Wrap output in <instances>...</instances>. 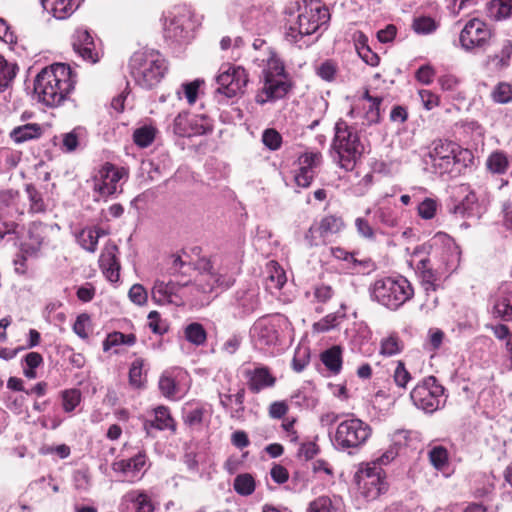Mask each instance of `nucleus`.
I'll return each instance as SVG.
<instances>
[{
    "instance_id": "obj_32",
    "label": "nucleus",
    "mask_w": 512,
    "mask_h": 512,
    "mask_svg": "<svg viewBox=\"0 0 512 512\" xmlns=\"http://www.w3.org/2000/svg\"><path fill=\"white\" fill-rule=\"evenodd\" d=\"M342 506L339 497L322 495L308 504L307 512H342Z\"/></svg>"
},
{
    "instance_id": "obj_49",
    "label": "nucleus",
    "mask_w": 512,
    "mask_h": 512,
    "mask_svg": "<svg viewBox=\"0 0 512 512\" xmlns=\"http://www.w3.org/2000/svg\"><path fill=\"white\" fill-rule=\"evenodd\" d=\"M26 367L23 369V374L28 379H35L37 377L36 368L43 363V358L38 352H29L24 357Z\"/></svg>"
},
{
    "instance_id": "obj_20",
    "label": "nucleus",
    "mask_w": 512,
    "mask_h": 512,
    "mask_svg": "<svg viewBox=\"0 0 512 512\" xmlns=\"http://www.w3.org/2000/svg\"><path fill=\"white\" fill-rule=\"evenodd\" d=\"M149 466L147 454L144 450H141L128 459L114 461L111 468L125 479L134 482L143 477Z\"/></svg>"
},
{
    "instance_id": "obj_35",
    "label": "nucleus",
    "mask_w": 512,
    "mask_h": 512,
    "mask_svg": "<svg viewBox=\"0 0 512 512\" xmlns=\"http://www.w3.org/2000/svg\"><path fill=\"white\" fill-rule=\"evenodd\" d=\"M512 55V41L505 40L499 53L489 55L486 59V65L495 70H503L510 65Z\"/></svg>"
},
{
    "instance_id": "obj_58",
    "label": "nucleus",
    "mask_w": 512,
    "mask_h": 512,
    "mask_svg": "<svg viewBox=\"0 0 512 512\" xmlns=\"http://www.w3.org/2000/svg\"><path fill=\"white\" fill-rule=\"evenodd\" d=\"M63 409L72 412L81 401V392L78 389L65 390L62 393Z\"/></svg>"
},
{
    "instance_id": "obj_48",
    "label": "nucleus",
    "mask_w": 512,
    "mask_h": 512,
    "mask_svg": "<svg viewBox=\"0 0 512 512\" xmlns=\"http://www.w3.org/2000/svg\"><path fill=\"white\" fill-rule=\"evenodd\" d=\"M363 98L369 101L370 103L369 108L365 113V119L370 124L379 122L380 104L382 102V98L371 96L368 91L365 92Z\"/></svg>"
},
{
    "instance_id": "obj_1",
    "label": "nucleus",
    "mask_w": 512,
    "mask_h": 512,
    "mask_svg": "<svg viewBox=\"0 0 512 512\" xmlns=\"http://www.w3.org/2000/svg\"><path fill=\"white\" fill-rule=\"evenodd\" d=\"M75 83L76 75L70 66L54 63L37 74L34 80V92L40 102L46 106L55 107L66 100L73 91Z\"/></svg>"
},
{
    "instance_id": "obj_61",
    "label": "nucleus",
    "mask_w": 512,
    "mask_h": 512,
    "mask_svg": "<svg viewBox=\"0 0 512 512\" xmlns=\"http://www.w3.org/2000/svg\"><path fill=\"white\" fill-rule=\"evenodd\" d=\"M331 254L334 258L343 260L349 264H352L353 268H356L357 266H366L367 262L363 260H358L355 257V254L350 253L346 251L343 248L340 247H333L331 248Z\"/></svg>"
},
{
    "instance_id": "obj_43",
    "label": "nucleus",
    "mask_w": 512,
    "mask_h": 512,
    "mask_svg": "<svg viewBox=\"0 0 512 512\" xmlns=\"http://www.w3.org/2000/svg\"><path fill=\"white\" fill-rule=\"evenodd\" d=\"M185 338L188 342L201 346L206 342L207 333L202 324L193 322L188 324L184 330Z\"/></svg>"
},
{
    "instance_id": "obj_41",
    "label": "nucleus",
    "mask_w": 512,
    "mask_h": 512,
    "mask_svg": "<svg viewBox=\"0 0 512 512\" xmlns=\"http://www.w3.org/2000/svg\"><path fill=\"white\" fill-rule=\"evenodd\" d=\"M233 488L237 494L245 497L249 496L255 491V479L249 473L239 474L234 479Z\"/></svg>"
},
{
    "instance_id": "obj_53",
    "label": "nucleus",
    "mask_w": 512,
    "mask_h": 512,
    "mask_svg": "<svg viewBox=\"0 0 512 512\" xmlns=\"http://www.w3.org/2000/svg\"><path fill=\"white\" fill-rule=\"evenodd\" d=\"M298 162L300 168L316 171V168L322 162V154L320 152H306L299 157Z\"/></svg>"
},
{
    "instance_id": "obj_57",
    "label": "nucleus",
    "mask_w": 512,
    "mask_h": 512,
    "mask_svg": "<svg viewBox=\"0 0 512 512\" xmlns=\"http://www.w3.org/2000/svg\"><path fill=\"white\" fill-rule=\"evenodd\" d=\"M262 142L269 150L276 151L281 147L282 136L277 130L269 128L263 131Z\"/></svg>"
},
{
    "instance_id": "obj_26",
    "label": "nucleus",
    "mask_w": 512,
    "mask_h": 512,
    "mask_svg": "<svg viewBox=\"0 0 512 512\" xmlns=\"http://www.w3.org/2000/svg\"><path fill=\"white\" fill-rule=\"evenodd\" d=\"M259 288L249 286L239 288L234 295L232 305L240 317H245L258 310L260 306Z\"/></svg>"
},
{
    "instance_id": "obj_46",
    "label": "nucleus",
    "mask_w": 512,
    "mask_h": 512,
    "mask_svg": "<svg viewBox=\"0 0 512 512\" xmlns=\"http://www.w3.org/2000/svg\"><path fill=\"white\" fill-rule=\"evenodd\" d=\"M375 221L382 225L392 228L398 225V218L393 208L389 206H381L374 211Z\"/></svg>"
},
{
    "instance_id": "obj_11",
    "label": "nucleus",
    "mask_w": 512,
    "mask_h": 512,
    "mask_svg": "<svg viewBox=\"0 0 512 512\" xmlns=\"http://www.w3.org/2000/svg\"><path fill=\"white\" fill-rule=\"evenodd\" d=\"M410 398L417 408L433 413L445 402L444 387L434 376H429L412 389Z\"/></svg>"
},
{
    "instance_id": "obj_42",
    "label": "nucleus",
    "mask_w": 512,
    "mask_h": 512,
    "mask_svg": "<svg viewBox=\"0 0 512 512\" xmlns=\"http://www.w3.org/2000/svg\"><path fill=\"white\" fill-rule=\"evenodd\" d=\"M489 14L498 21L512 17V0H492Z\"/></svg>"
},
{
    "instance_id": "obj_5",
    "label": "nucleus",
    "mask_w": 512,
    "mask_h": 512,
    "mask_svg": "<svg viewBox=\"0 0 512 512\" xmlns=\"http://www.w3.org/2000/svg\"><path fill=\"white\" fill-rule=\"evenodd\" d=\"M372 427L352 413L345 414L334 433H329L333 447L349 454L362 448L372 436Z\"/></svg>"
},
{
    "instance_id": "obj_4",
    "label": "nucleus",
    "mask_w": 512,
    "mask_h": 512,
    "mask_svg": "<svg viewBox=\"0 0 512 512\" xmlns=\"http://www.w3.org/2000/svg\"><path fill=\"white\" fill-rule=\"evenodd\" d=\"M130 74L137 85L144 89L156 86L167 71L163 56L153 49L133 53L129 61Z\"/></svg>"
},
{
    "instance_id": "obj_52",
    "label": "nucleus",
    "mask_w": 512,
    "mask_h": 512,
    "mask_svg": "<svg viewBox=\"0 0 512 512\" xmlns=\"http://www.w3.org/2000/svg\"><path fill=\"white\" fill-rule=\"evenodd\" d=\"M491 96L496 103H509L512 101V86L506 82H500L493 89Z\"/></svg>"
},
{
    "instance_id": "obj_7",
    "label": "nucleus",
    "mask_w": 512,
    "mask_h": 512,
    "mask_svg": "<svg viewBox=\"0 0 512 512\" xmlns=\"http://www.w3.org/2000/svg\"><path fill=\"white\" fill-rule=\"evenodd\" d=\"M330 19L329 11L326 7L318 3H311L299 8V13L295 22L291 23L285 32V39L300 48L309 46L304 40L305 37L314 34L322 25H325Z\"/></svg>"
},
{
    "instance_id": "obj_2",
    "label": "nucleus",
    "mask_w": 512,
    "mask_h": 512,
    "mask_svg": "<svg viewBox=\"0 0 512 512\" xmlns=\"http://www.w3.org/2000/svg\"><path fill=\"white\" fill-rule=\"evenodd\" d=\"M473 159L470 150L463 149L453 141L439 139L432 142L426 164L439 176L457 177L473 163Z\"/></svg>"
},
{
    "instance_id": "obj_3",
    "label": "nucleus",
    "mask_w": 512,
    "mask_h": 512,
    "mask_svg": "<svg viewBox=\"0 0 512 512\" xmlns=\"http://www.w3.org/2000/svg\"><path fill=\"white\" fill-rule=\"evenodd\" d=\"M365 150L356 127L339 119L334 126L331 154L340 168L351 171L360 161Z\"/></svg>"
},
{
    "instance_id": "obj_29",
    "label": "nucleus",
    "mask_w": 512,
    "mask_h": 512,
    "mask_svg": "<svg viewBox=\"0 0 512 512\" xmlns=\"http://www.w3.org/2000/svg\"><path fill=\"white\" fill-rule=\"evenodd\" d=\"M174 428V420L166 406H157L153 409V418L143 421V429L147 436H153L154 430H166Z\"/></svg>"
},
{
    "instance_id": "obj_36",
    "label": "nucleus",
    "mask_w": 512,
    "mask_h": 512,
    "mask_svg": "<svg viewBox=\"0 0 512 512\" xmlns=\"http://www.w3.org/2000/svg\"><path fill=\"white\" fill-rule=\"evenodd\" d=\"M316 223L318 225V234L320 237L325 238L339 233L345 226L342 217L336 215L324 216Z\"/></svg>"
},
{
    "instance_id": "obj_38",
    "label": "nucleus",
    "mask_w": 512,
    "mask_h": 512,
    "mask_svg": "<svg viewBox=\"0 0 512 512\" xmlns=\"http://www.w3.org/2000/svg\"><path fill=\"white\" fill-rule=\"evenodd\" d=\"M403 349V341L397 333L393 332L381 340L379 352L384 357H392L400 354Z\"/></svg>"
},
{
    "instance_id": "obj_54",
    "label": "nucleus",
    "mask_w": 512,
    "mask_h": 512,
    "mask_svg": "<svg viewBox=\"0 0 512 512\" xmlns=\"http://www.w3.org/2000/svg\"><path fill=\"white\" fill-rule=\"evenodd\" d=\"M310 361V349L308 347H298L294 352L292 359V368L296 372H302Z\"/></svg>"
},
{
    "instance_id": "obj_23",
    "label": "nucleus",
    "mask_w": 512,
    "mask_h": 512,
    "mask_svg": "<svg viewBox=\"0 0 512 512\" xmlns=\"http://www.w3.org/2000/svg\"><path fill=\"white\" fill-rule=\"evenodd\" d=\"M289 77L264 78L263 86L255 96L256 103L264 105L283 99L291 90Z\"/></svg>"
},
{
    "instance_id": "obj_47",
    "label": "nucleus",
    "mask_w": 512,
    "mask_h": 512,
    "mask_svg": "<svg viewBox=\"0 0 512 512\" xmlns=\"http://www.w3.org/2000/svg\"><path fill=\"white\" fill-rule=\"evenodd\" d=\"M264 78L289 77L285 71L284 63L272 55L267 61V67L263 71Z\"/></svg>"
},
{
    "instance_id": "obj_9",
    "label": "nucleus",
    "mask_w": 512,
    "mask_h": 512,
    "mask_svg": "<svg viewBox=\"0 0 512 512\" xmlns=\"http://www.w3.org/2000/svg\"><path fill=\"white\" fill-rule=\"evenodd\" d=\"M492 39L493 30L490 25L479 18H472L460 31L459 45L465 52L477 55L490 47Z\"/></svg>"
},
{
    "instance_id": "obj_18",
    "label": "nucleus",
    "mask_w": 512,
    "mask_h": 512,
    "mask_svg": "<svg viewBox=\"0 0 512 512\" xmlns=\"http://www.w3.org/2000/svg\"><path fill=\"white\" fill-rule=\"evenodd\" d=\"M172 130L175 135L180 137L201 136L212 131V124L204 115L183 112L175 117Z\"/></svg>"
},
{
    "instance_id": "obj_30",
    "label": "nucleus",
    "mask_w": 512,
    "mask_h": 512,
    "mask_svg": "<svg viewBox=\"0 0 512 512\" xmlns=\"http://www.w3.org/2000/svg\"><path fill=\"white\" fill-rule=\"evenodd\" d=\"M49 227L41 222H33L28 228V239L23 243V249L27 253L37 252L47 237Z\"/></svg>"
},
{
    "instance_id": "obj_50",
    "label": "nucleus",
    "mask_w": 512,
    "mask_h": 512,
    "mask_svg": "<svg viewBox=\"0 0 512 512\" xmlns=\"http://www.w3.org/2000/svg\"><path fill=\"white\" fill-rule=\"evenodd\" d=\"M429 460L438 470L443 469L448 464V451L443 446H434L429 450Z\"/></svg>"
},
{
    "instance_id": "obj_56",
    "label": "nucleus",
    "mask_w": 512,
    "mask_h": 512,
    "mask_svg": "<svg viewBox=\"0 0 512 512\" xmlns=\"http://www.w3.org/2000/svg\"><path fill=\"white\" fill-rule=\"evenodd\" d=\"M205 409L203 406L184 408V422L189 426H198L203 422Z\"/></svg>"
},
{
    "instance_id": "obj_6",
    "label": "nucleus",
    "mask_w": 512,
    "mask_h": 512,
    "mask_svg": "<svg viewBox=\"0 0 512 512\" xmlns=\"http://www.w3.org/2000/svg\"><path fill=\"white\" fill-rule=\"evenodd\" d=\"M373 301L391 311H397L414 296L412 284L403 276L383 277L369 287Z\"/></svg>"
},
{
    "instance_id": "obj_16",
    "label": "nucleus",
    "mask_w": 512,
    "mask_h": 512,
    "mask_svg": "<svg viewBox=\"0 0 512 512\" xmlns=\"http://www.w3.org/2000/svg\"><path fill=\"white\" fill-rule=\"evenodd\" d=\"M73 51L84 61L95 64L100 61L102 43L97 35L86 27H78L71 35Z\"/></svg>"
},
{
    "instance_id": "obj_21",
    "label": "nucleus",
    "mask_w": 512,
    "mask_h": 512,
    "mask_svg": "<svg viewBox=\"0 0 512 512\" xmlns=\"http://www.w3.org/2000/svg\"><path fill=\"white\" fill-rule=\"evenodd\" d=\"M242 375L246 380V385L250 392L258 394L261 391L273 388L276 384V377L271 370L262 364H256L253 367H244Z\"/></svg>"
},
{
    "instance_id": "obj_14",
    "label": "nucleus",
    "mask_w": 512,
    "mask_h": 512,
    "mask_svg": "<svg viewBox=\"0 0 512 512\" xmlns=\"http://www.w3.org/2000/svg\"><path fill=\"white\" fill-rule=\"evenodd\" d=\"M195 23L189 10L176 9L167 19L164 26L166 40L177 44L188 43L194 37Z\"/></svg>"
},
{
    "instance_id": "obj_24",
    "label": "nucleus",
    "mask_w": 512,
    "mask_h": 512,
    "mask_svg": "<svg viewBox=\"0 0 512 512\" xmlns=\"http://www.w3.org/2000/svg\"><path fill=\"white\" fill-rule=\"evenodd\" d=\"M185 285L169 281L156 280L152 288V299L158 305L173 304L181 306L184 304L180 291Z\"/></svg>"
},
{
    "instance_id": "obj_28",
    "label": "nucleus",
    "mask_w": 512,
    "mask_h": 512,
    "mask_svg": "<svg viewBox=\"0 0 512 512\" xmlns=\"http://www.w3.org/2000/svg\"><path fill=\"white\" fill-rule=\"evenodd\" d=\"M493 314L505 321H512V284L502 283L492 296Z\"/></svg>"
},
{
    "instance_id": "obj_63",
    "label": "nucleus",
    "mask_w": 512,
    "mask_h": 512,
    "mask_svg": "<svg viewBox=\"0 0 512 512\" xmlns=\"http://www.w3.org/2000/svg\"><path fill=\"white\" fill-rule=\"evenodd\" d=\"M143 359H136L132 362L130 370H129V380L130 383L136 387H139L142 384V375H143Z\"/></svg>"
},
{
    "instance_id": "obj_15",
    "label": "nucleus",
    "mask_w": 512,
    "mask_h": 512,
    "mask_svg": "<svg viewBox=\"0 0 512 512\" xmlns=\"http://www.w3.org/2000/svg\"><path fill=\"white\" fill-rule=\"evenodd\" d=\"M216 93L232 98L244 92L248 83V74L241 66L223 64L216 77Z\"/></svg>"
},
{
    "instance_id": "obj_25",
    "label": "nucleus",
    "mask_w": 512,
    "mask_h": 512,
    "mask_svg": "<svg viewBox=\"0 0 512 512\" xmlns=\"http://www.w3.org/2000/svg\"><path fill=\"white\" fill-rule=\"evenodd\" d=\"M155 505L145 490L132 489L126 492L120 500V512H154Z\"/></svg>"
},
{
    "instance_id": "obj_45",
    "label": "nucleus",
    "mask_w": 512,
    "mask_h": 512,
    "mask_svg": "<svg viewBox=\"0 0 512 512\" xmlns=\"http://www.w3.org/2000/svg\"><path fill=\"white\" fill-rule=\"evenodd\" d=\"M136 342V337L134 334H124L121 332H113L110 333L107 338L103 342V350L108 351L111 347L118 345H128L131 346Z\"/></svg>"
},
{
    "instance_id": "obj_34",
    "label": "nucleus",
    "mask_w": 512,
    "mask_h": 512,
    "mask_svg": "<svg viewBox=\"0 0 512 512\" xmlns=\"http://www.w3.org/2000/svg\"><path fill=\"white\" fill-rule=\"evenodd\" d=\"M42 127L36 123H28L15 127L10 132L11 139L16 143H23L32 139H37L42 135Z\"/></svg>"
},
{
    "instance_id": "obj_33",
    "label": "nucleus",
    "mask_w": 512,
    "mask_h": 512,
    "mask_svg": "<svg viewBox=\"0 0 512 512\" xmlns=\"http://www.w3.org/2000/svg\"><path fill=\"white\" fill-rule=\"evenodd\" d=\"M106 232L98 227H90L82 229L77 235V242L79 245L88 252H95L100 237L104 236Z\"/></svg>"
},
{
    "instance_id": "obj_62",
    "label": "nucleus",
    "mask_w": 512,
    "mask_h": 512,
    "mask_svg": "<svg viewBox=\"0 0 512 512\" xmlns=\"http://www.w3.org/2000/svg\"><path fill=\"white\" fill-rule=\"evenodd\" d=\"M91 326V319L88 314H80L73 324V331L82 339L88 338V330Z\"/></svg>"
},
{
    "instance_id": "obj_55",
    "label": "nucleus",
    "mask_w": 512,
    "mask_h": 512,
    "mask_svg": "<svg viewBox=\"0 0 512 512\" xmlns=\"http://www.w3.org/2000/svg\"><path fill=\"white\" fill-rule=\"evenodd\" d=\"M437 23L431 17H418L413 21V29L417 34H430L437 29Z\"/></svg>"
},
{
    "instance_id": "obj_27",
    "label": "nucleus",
    "mask_w": 512,
    "mask_h": 512,
    "mask_svg": "<svg viewBox=\"0 0 512 512\" xmlns=\"http://www.w3.org/2000/svg\"><path fill=\"white\" fill-rule=\"evenodd\" d=\"M476 204V194L470 190L468 185H461L453 195L449 212L460 217H467L473 213Z\"/></svg>"
},
{
    "instance_id": "obj_10",
    "label": "nucleus",
    "mask_w": 512,
    "mask_h": 512,
    "mask_svg": "<svg viewBox=\"0 0 512 512\" xmlns=\"http://www.w3.org/2000/svg\"><path fill=\"white\" fill-rule=\"evenodd\" d=\"M423 245L431 246L432 264L443 270L446 275L450 276L457 270L460 264L461 251L450 236L445 233H438L430 242Z\"/></svg>"
},
{
    "instance_id": "obj_40",
    "label": "nucleus",
    "mask_w": 512,
    "mask_h": 512,
    "mask_svg": "<svg viewBox=\"0 0 512 512\" xmlns=\"http://www.w3.org/2000/svg\"><path fill=\"white\" fill-rule=\"evenodd\" d=\"M508 166V158L502 151L492 152L486 160L487 169L494 174H504Z\"/></svg>"
},
{
    "instance_id": "obj_31",
    "label": "nucleus",
    "mask_w": 512,
    "mask_h": 512,
    "mask_svg": "<svg viewBox=\"0 0 512 512\" xmlns=\"http://www.w3.org/2000/svg\"><path fill=\"white\" fill-rule=\"evenodd\" d=\"M117 247L113 246L107 249L99 259L100 267L103 274L110 282H117L120 276V265L116 258Z\"/></svg>"
},
{
    "instance_id": "obj_12",
    "label": "nucleus",
    "mask_w": 512,
    "mask_h": 512,
    "mask_svg": "<svg viewBox=\"0 0 512 512\" xmlns=\"http://www.w3.org/2000/svg\"><path fill=\"white\" fill-rule=\"evenodd\" d=\"M215 264L216 258L210 259L202 257L195 262V269L199 271L203 277L208 278L206 284L200 282L196 284L199 291L210 293L216 287L228 289L234 284V275L223 267H219L215 270Z\"/></svg>"
},
{
    "instance_id": "obj_22",
    "label": "nucleus",
    "mask_w": 512,
    "mask_h": 512,
    "mask_svg": "<svg viewBox=\"0 0 512 512\" xmlns=\"http://www.w3.org/2000/svg\"><path fill=\"white\" fill-rule=\"evenodd\" d=\"M187 378V373L181 368L165 370L158 381L161 394L170 400H178L185 394L182 382Z\"/></svg>"
},
{
    "instance_id": "obj_17",
    "label": "nucleus",
    "mask_w": 512,
    "mask_h": 512,
    "mask_svg": "<svg viewBox=\"0 0 512 512\" xmlns=\"http://www.w3.org/2000/svg\"><path fill=\"white\" fill-rule=\"evenodd\" d=\"M355 482L367 500L376 499L385 489L384 471L375 462L367 463L356 472Z\"/></svg>"
},
{
    "instance_id": "obj_19",
    "label": "nucleus",
    "mask_w": 512,
    "mask_h": 512,
    "mask_svg": "<svg viewBox=\"0 0 512 512\" xmlns=\"http://www.w3.org/2000/svg\"><path fill=\"white\" fill-rule=\"evenodd\" d=\"M127 175L128 172L125 168L106 163L94 179V190L101 197H109L118 192L120 180L127 177Z\"/></svg>"
},
{
    "instance_id": "obj_59",
    "label": "nucleus",
    "mask_w": 512,
    "mask_h": 512,
    "mask_svg": "<svg viewBox=\"0 0 512 512\" xmlns=\"http://www.w3.org/2000/svg\"><path fill=\"white\" fill-rule=\"evenodd\" d=\"M26 191L30 201V210L34 213L44 212L46 206L41 193L32 185H28Z\"/></svg>"
},
{
    "instance_id": "obj_64",
    "label": "nucleus",
    "mask_w": 512,
    "mask_h": 512,
    "mask_svg": "<svg viewBox=\"0 0 512 512\" xmlns=\"http://www.w3.org/2000/svg\"><path fill=\"white\" fill-rule=\"evenodd\" d=\"M355 227L359 236L367 240L375 239V231L368 220L362 217L355 219Z\"/></svg>"
},
{
    "instance_id": "obj_44",
    "label": "nucleus",
    "mask_w": 512,
    "mask_h": 512,
    "mask_svg": "<svg viewBox=\"0 0 512 512\" xmlns=\"http://www.w3.org/2000/svg\"><path fill=\"white\" fill-rule=\"evenodd\" d=\"M156 132V128L152 125H144L137 128L133 133L134 143L141 148H146L153 143Z\"/></svg>"
},
{
    "instance_id": "obj_60",
    "label": "nucleus",
    "mask_w": 512,
    "mask_h": 512,
    "mask_svg": "<svg viewBox=\"0 0 512 512\" xmlns=\"http://www.w3.org/2000/svg\"><path fill=\"white\" fill-rule=\"evenodd\" d=\"M438 203L435 199L425 198L417 206L418 215L425 220H430L436 215Z\"/></svg>"
},
{
    "instance_id": "obj_39",
    "label": "nucleus",
    "mask_w": 512,
    "mask_h": 512,
    "mask_svg": "<svg viewBox=\"0 0 512 512\" xmlns=\"http://www.w3.org/2000/svg\"><path fill=\"white\" fill-rule=\"evenodd\" d=\"M18 71L16 63L7 61L0 54V93L4 92L13 82Z\"/></svg>"
},
{
    "instance_id": "obj_37",
    "label": "nucleus",
    "mask_w": 512,
    "mask_h": 512,
    "mask_svg": "<svg viewBox=\"0 0 512 512\" xmlns=\"http://www.w3.org/2000/svg\"><path fill=\"white\" fill-rule=\"evenodd\" d=\"M321 361L325 367L334 375L340 373L342 368V350L339 346L331 348L321 353Z\"/></svg>"
},
{
    "instance_id": "obj_8",
    "label": "nucleus",
    "mask_w": 512,
    "mask_h": 512,
    "mask_svg": "<svg viewBox=\"0 0 512 512\" xmlns=\"http://www.w3.org/2000/svg\"><path fill=\"white\" fill-rule=\"evenodd\" d=\"M430 252L431 246L419 245L415 247L410 259V264L415 266L426 293L436 292L442 287L443 281L449 277L443 270L432 264V259L429 257Z\"/></svg>"
},
{
    "instance_id": "obj_13",
    "label": "nucleus",
    "mask_w": 512,
    "mask_h": 512,
    "mask_svg": "<svg viewBox=\"0 0 512 512\" xmlns=\"http://www.w3.org/2000/svg\"><path fill=\"white\" fill-rule=\"evenodd\" d=\"M285 319L280 315L263 316L255 321L250 336L256 349L265 351L274 347L279 340V328Z\"/></svg>"
},
{
    "instance_id": "obj_51",
    "label": "nucleus",
    "mask_w": 512,
    "mask_h": 512,
    "mask_svg": "<svg viewBox=\"0 0 512 512\" xmlns=\"http://www.w3.org/2000/svg\"><path fill=\"white\" fill-rule=\"evenodd\" d=\"M202 83L203 81L199 79H196L192 82L183 83L181 88L177 90L178 98L181 99L183 93L189 104L195 103L198 96L199 87Z\"/></svg>"
}]
</instances>
